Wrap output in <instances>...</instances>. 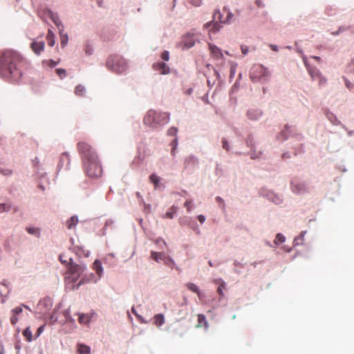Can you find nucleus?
<instances>
[{
	"mask_svg": "<svg viewBox=\"0 0 354 354\" xmlns=\"http://www.w3.org/2000/svg\"><path fill=\"white\" fill-rule=\"evenodd\" d=\"M23 59L16 51L6 50L0 54V76L9 82L18 81L21 75Z\"/></svg>",
	"mask_w": 354,
	"mask_h": 354,
	"instance_id": "f257e3e1",
	"label": "nucleus"
},
{
	"mask_svg": "<svg viewBox=\"0 0 354 354\" xmlns=\"http://www.w3.org/2000/svg\"><path fill=\"white\" fill-rule=\"evenodd\" d=\"M77 149L82 156L83 169L89 178H96L102 175V168L97 155L92 147L86 142L77 143Z\"/></svg>",
	"mask_w": 354,
	"mask_h": 354,
	"instance_id": "f03ea898",
	"label": "nucleus"
},
{
	"mask_svg": "<svg viewBox=\"0 0 354 354\" xmlns=\"http://www.w3.org/2000/svg\"><path fill=\"white\" fill-rule=\"evenodd\" d=\"M169 121V114L167 113H158L153 110L147 112L143 119L145 125L151 128H157L166 124Z\"/></svg>",
	"mask_w": 354,
	"mask_h": 354,
	"instance_id": "7ed1b4c3",
	"label": "nucleus"
},
{
	"mask_svg": "<svg viewBox=\"0 0 354 354\" xmlns=\"http://www.w3.org/2000/svg\"><path fill=\"white\" fill-rule=\"evenodd\" d=\"M107 66L115 73L120 74L127 68L126 60L121 56H111L107 61Z\"/></svg>",
	"mask_w": 354,
	"mask_h": 354,
	"instance_id": "20e7f679",
	"label": "nucleus"
},
{
	"mask_svg": "<svg viewBox=\"0 0 354 354\" xmlns=\"http://www.w3.org/2000/svg\"><path fill=\"white\" fill-rule=\"evenodd\" d=\"M270 75V72L261 64L254 65L250 69V76L252 81L266 80Z\"/></svg>",
	"mask_w": 354,
	"mask_h": 354,
	"instance_id": "39448f33",
	"label": "nucleus"
},
{
	"mask_svg": "<svg viewBox=\"0 0 354 354\" xmlns=\"http://www.w3.org/2000/svg\"><path fill=\"white\" fill-rule=\"evenodd\" d=\"M292 191L297 194H302L309 192V186L306 182L294 179L291 182Z\"/></svg>",
	"mask_w": 354,
	"mask_h": 354,
	"instance_id": "423d86ee",
	"label": "nucleus"
},
{
	"mask_svg": "<svg viewBox=\"0 0 354 354\" xmlns=\"http://www.w3.org/2000/svg\"><path fill=\"white\" fill-rule=\"evenodd\" d=\"M68 272L71 274L72 280L75 281L84 272L86 267L77 264H69Z\"/></svg>",
	"mask_w": 354,
	"mask_h": 354,
	"instance_id": "0eeeda50",
	"label": "nucleus"
},
{
	"mask_svg": "<svg viewBox=\"0 0 354 354\" xmlns=\"http://www.w3.org/2000/svg\"><path fill=\"white\" fill-rule=\"evenodd\" d=\"M151 257L154 261L159 262V261H163L165 263L168 264L169 263H174V261L169 257L162 252H157L152 251L151 252Z\"/></svg>",
	"mask_w": 354,
	"mask_h": 354,
	"instance_id": "6e6552de",
	"label": "nucleus"
},
{
	"mask_svg": "<svg viewBox=\"0 0 354 354\" xmlns=\"http://www.w3.org/2000/svg\"><path fill=\"white\" fill-rule=\"evenodd\" d=\"M194 44L195 40L194 39L193 37L191 35H186L183 37L180 45L183 49H187L194 46Z\"/></svg>",
	"mask_w": 354,
	"mask_h": 354,
	"instance_id": "1a4fd4ad",
	"label": "nucleus"
},
{
	"mask_svg": "<svg viewBox=\"0 0 354 354\" xmlns=\"http://www.w3.org/2000/svg\"><path fill=\"white\" fill-rule=\"evenodd\" d=\"M152 67L155 71H159L162 75L169 73V67L163 62H156L153 64Z\"/></svg>",
	"mask_w": 354,
	"mask_h": 354,
	"instance_id": "9d476101",
	"label": "nucleus"
},
{
	"mask_svg": "<svg viewBox=\"0 0 354 354\" xmlns=\"http://www.w3.org/2000/svg\"><path fill=\"white\" fill-rule=\"evenodd\" d=\"M209 48L211 55L215 59H220L223 57V53L219 48L212 44H209Z\"/></svg>",
	"mask_w": 354,
	"mask_h": 354,
	"instance_id": "9b49d317",
	"label": "nucleus"
},
{
	"mask_svg": "<svg viewBox=\"0 0 354 354\" xmlns=\"http://www.w3.org/2000/svg\"><path fill=\"white\" fill-rule=\"evenodd\" d=\"M70 160H71L70 157H69V155L68 153L64 152V153H62L60 158H59L58 167L62 168L64 166H66V167H68V165L70 164Z\"/></svg>",
	"mask_w": 354,
	"mask_h": 354,
	"instance_id": "f8f14e48",
	"label": "nucleus"
},
{
	"mask_svg": "<svg viewBox=\"0 0 354 354\" xmlns=\"http://www.w3.org/2000/svg\"><path fill=\"white\" fill-rule=\"evenodd\" d=\"M31 48L35 53H36L37 55H40L44 49V42L33 41L31 44Z\"/></svg>",
	"mask_w": 354,
	"mask_h": 354,
	"instance_id": "ddd939ff",
	"label": "nucleus"
},
{
	"mask_svg": "<svg viewBox=\"0 0 354 354\" xmlns=\"http://www.w3.org/2000/svg\"><path fill=\"white\" fill-rule=\"evenodd\" d=\"M290 134V127L288 124L285 125L284 129L277 136V139L281 141H284L288 139Z\"/></svg>",
	"mask_w": 354,
	"mask_h": 354,
	"instance_id": "4468645a",
	"label": "nucleus"
},
{
	"mask_svg": "<svg viewBox=\"0 0 354 354\" xmlns=\"http://www.w3.org/2000/svg\"><path fill=\"white\" fill-rule=\"evenodd\" d=\"M307 71L313 80H315L319 77H321L322 73H321L320 71L318 68H317L316 67L311 66L310 68H308V69Z\"/></svg>",
	"mask_w": 354,
	"mask_h": 354,
	"instance_id": "2eb2a0df",
	"label": "nucleus"
},
{
	"mask_svg": "<svg viewBox=\"0 0 354 354\" xmlns=\"http://www.w3.org/2000/svg\"><path fill=\"white\" fill-rule=\"evenodd\" d=\"M78 222L77 216H73L66 221V225L68 230H72L75 227Z\"/></svg>",
	"mask_w": 354,
	"mask_h": 354,
	"instance_id": "dca6fc26",
	"label": "nucleus"
},
{
	"mask_svg": "<svg viewBox=\"0 0 354 354\" xmlns=\"http://www.w3.org/2000/svg\"><path fill=\"white\" fill-rule=\"evenodd\" d=\"M214 282L219 285L217 288V293L219 295V296L223 297V290L225 289L226 283L221 279H216Z\"/></svg>",
	"mask_w": 354,
	"mask_h": 354,
	"instance_id": "f3484780",
	"label": "nucleus"
},
{
	"mask_svg": "<svg viewBox=\"0 0 354 354\" xmlns=\"http://www.w3.org/2000/svg\"><path fill=\"white\" fill-rule=\"evenodd\" d=\"M59 259L62 264L66 266H68L69 264H71V262H73L72 257H68L66 253L61 254L59 257Z\"/></svg>",
	"mask_w": 354,
	"mask_h": 354,
	"instance_id": "a211bd4d",
	"label": "nucleus"
},
{
	"mask_svg": "<svg viewBox=\"0 0 354 354\" xmlns=\"http://www.w3.org/2000/svg\"><path fill=\"white\" fill-rule=\"evenodd\" d=\"M207 322L206 320L205 316L203 314H199L198 315V324L196 325V327H205L207 328Z\"/></svg>",
	"mask_w": 354,
	"mask_h": 354,
	"instance_id": "6ab92c4d",
	"label": "nucleus"
},
{
	"mask_svg": "<svg viewBox=\"0 0 354 354\" xmlns=\"http://www.w3.org/2000/svg\"><path fill=\"white\" fill-rule=\"evenodd\" d=\"M165 323V317L162 314H157L153 317V324L157 326H160Z\"/></svg>",
	"mask_w": 354,
	"mask_h": 354,
	"instance_id": "aec40b11",
	"label": "nucleus"
},
{
	"mask_svg": "<svg viewBox=\"0 0 354 354\" xmlns=\"http://www.w3.org/2000/svg\"><path fill=\"white\" fill-rule=\"evenodd\" d=\"M77 351L80 354H89L91 348L85 344H79L77 345Z\"/></svg>",
	"mask_w": 354,
	"mask_h": 354,
	"instance_id": "412c9836",
	"label": "nucleus"
},
{
	"mask_svg": "<svg viewBox=\"0 0 354 354\" xmlns=\"http://www.w3.org/2000/svg\"><path fill=\"white\" fill-rule=\"evenodd\" d=\"M46 39L48 41V44L50 46H53L55 45V34L53 32L49 29L48 31V34L46 35Z\"/></svg>",
	"mask_w": 354,
	"mask_h": 354,
	"instance_id": "4be33fe9",
	"label": "nucleus"
},
{
	"mask_svg": "<svg viewBox=\"0 0 354 354\" xmlns=\"http://www.w3.org/2000/svg\"><path fill=\"white\" fill-rule=\"evenodd\" d=\"M217 15H218V18L219 19L220 21H221V22H223V21H222V20H221V13H220V12H219V11H216V12H214V19H216V18L217 17ZM232 17H233V15H232V13H231V12H227V15L226 20H225V21H223V23H225V22L229 23V22H230V21H231V19H232Z\"/></svg>",
	"mask_w": 354,
	"mask_h": 354,
	"instance_id": "5701e85b",
	"label": "nucleus"
},
{
	"mask_svg": "<svg viewBox=\"0 0 354 354\" xmlns=\"http://www.w3.org/2000/svg\"><path fill=\"white\" fill-rule=\"evenodd\" d=\"M74 93L77 96H84L85 94V88L84 86L79 84L75 86Z\"/></svg>",
	"mask_w": 354,
	"mask_h": 354,
	"instance_id": "b1692460",
	"label": "nucleus"
},
{
	"mask_svg": "<svg viewBox=\"0 0 354 354\" xmlns=\"http://www.w3.org/2000/svg\"><path fill=\"white\" fill-rule=\"evenodd\" d=\"M93 269L96 271L97 274L99 276H101L103 269L102 268V265L100 261L95 260L93 263Z\"/></svg>",
	"mask_w": 354,
	"mask_h": 354,
	"instance_id": "393cba45",
	"label": "nucleus"
},
{
	"mask_svg": "<svg viewBox=\"0 0 354 354\" xmlns=\"http://www.w3.org/2000/svg\"><path fill=\"white\" fill-rule=\"evenodd\" d=\"M178 207L173 205L170 207L168 212L165 214L163 218H172L174 214L176 212Z\"/></svg>",
	"mask_w": 354,
	"mask_h": 354,
	"instance_id": "a878e982",
	"label": "nucleus"
},
{
	"mask_svg": "<svg viewBox=\"0 0 354 354\" xmlns=\"http://www.w3.org/2000/svg\"><path fill=\"white\" fill-rule=\"evenodd\" d=\"M186 286L189 290L197 293L198 297H200L201 292H200L198 288L197 287V286L196 284H194L193 283H187Z\"/></svg>",
	"mask_w": 354,
	"mask_h": 354,
	"instance_id": "bb28decb",
	"label": "nucleus"
},
{
	"mask_svg": "<svg viewBox=\"0 0 354 354\" xmlns=\"http://www.w3.org/2000/svg\"><path fill=\"white\" fill-rule=\"evenodd\" d=\"M23 335L25 337V338L26 339V340L28 342L32 341V331L30 330L29 327L26 328L24 330Z\"/></svg>",
	"mask_w": 354,
	"mask_h": 354,
	"instance_id": "cd10ccee",
	"label": "nucleus"
},
{
	"mask_svg": "<svg viewBox=\"0 0 354 354\" xmlns=\"http://www.w3.org/2000/svg\"><path fill=\"white\" fill-rule=\"evenodd\" d=\"M26 231L30 234H35V236H37V237L39 236L40 235V230L39 228H37V227H26Z\"/></svg>",
	"mask_w": 354,
	"mask_h": 354,
	"instance_id": "c85d7f7f",
	"label": "nucleus"
},
{
	"mask_svg": "<svg viewBox=\"0 0 354 354\" xmlns=\"http://www.w3.org/2000/svg\"><path fill=\"white\" fill-rule=\"evenodd\" d=\"M79 322L81 324H88L90 322V317L86 314H82L78 318Z\"/></svg>",
	"mask_w": 354,
	"mask_h": 354,
	"instance_id": "c756f323",
	"label": "nucleus"
},
{
	"mask_svg": "<svg viewBox=\"0 0 354 354\" xmlns=\"http://www.w3.org/2000/svg\"><path fill=\"white\" fill-rule=\"evenodd\" d=\"M285 240H286L285 236L282 234L279 233L276 235V238H275L274 242L276 245H278L279 243H283L285 241Z\"/></svg>",
	"mask_w": 354,
	"mask_h": 354,
	"instance_id": "7c9ffc66",
	"label": "nucleus"
},
{
	"mask_svg": "<svg viewBox=\"0 0 354 354\" xmlns=\"http://www.w3.org/2000/svg\"><path fill=\"white\" fill-rule=\"evenodd\" d=\"M149 178L151 182L153 183L156 187L160 181L159 177L157 175L153 174L150 176Z\"/></svg>",
	"mask_w": 354,
	"mask_h": 354,
	"instance_id": "2f4dec72",
	"label": "nucleus"
},
{
	"mask_svg": "<svg viewBox=\"0 0 354 354\" xmlns=\"http://www.w3.org/2000/svg\"><path fill=\"white\" fill-rule=\"evenodd\" d=\"M171 145L172 146V149L171 151V154L172 156H175V150L178 146V140L177 138H176L171 143Z\"/></svg>",
	"mask_w": 354,
	"mask_h": 354,
	"instance_id": "473e14b6",
	"label": "nucleus"
},
{
	"mask_svg": "<svg viewBox=\"0 0 354 354\" xmlns=\"http://www.w3.org/2000/svg\"><path fill=\"white\" fill-rule=\"evenodd\" d=\"M11 206L8 204H1L0 203V213L3 212H8L10 210Z\"/></svg>",
	"mask_w": 354,
	"mask_h": 354,
	"instance_id": "72a5a7b5",
	"label": "nucleus"
},
{
	"mask_svg": "<svg viewBox=\"0 0 354 354\" xmlns=\"http://www.w3.org/2000/svg\"><path fill=\"white\" fill-rule=\"evenodd\" d=\"M56 73L57 75L61 78L63 79L66 77V70L63 68H57L56 69Z\"/></svg>",
	"mask_w": 354,
	"mask_h": 354,
	"instance_id": "f704fd0d",
	"label": "nucleus"
},
{
	"mask_svg": "<svg viewBox=\"0 0 354 354\" xmlns=\"http://www.w3.org/2000/svg\"><path fill=\"white\" fill-rule=\"evenodd\" d=\"M221 28V25L218 22H215L213 24L212 27L210 28V30L213 32H216L220 30Z\"/></svg>",
	"mask_w": 354,
	"mask_h": 354,
	"instance_id": "c9c22d12",
	"label": "nucleus"
},
{
	"mask_svg": "<svg viewBox=\"0 0 354 354\" xmlns=\"http://www.w3.org/2000/svg\"><path fill=\"white\" fill-rule=\"evenodd\" d=\"M68 37L67 35H61V45L64 48L68 43Z\"/></svg>",
	"mask_w": 354,
	"mask_h": 354,
	"instance_id": "e433bc0d",
	"label": "nucleus"
},
{
	"mask_svg": "<svg viewBox=\"0 0 354 354\" xmlns=\"http://www.w3.org/2000/svg\"><path fill=\"white\" fill-rule=\"evenodd\" d=\"M178 132V129L176 127H171L168 129L167 134L171 136H176Z\"/></svg>",
	"mask_w": 354,
	"mask_h": 354,
	"instance_id": "4c0bfd02",
	"label": "nucleus"
},
{
	"mask_svg": "<svg viewBox=\"0 0 354 354\" xmlns=\"http://www.w3.org/2000/svg\"><path fill=\"white\" fill-rule=\"evenodd\" d=\"M195 161L194 160V158L192 157V156H189V157H187L185 160V167H187L188 165L190 164V163H194Z\"/></svg>",
	"mask_w": 354,
	"mask_h": 354,
	"instance_id": "58836bf2",
	"label": "nucleus"
},
{
	"mask_svg": "<svg viewBox=\"0 0 354 354\" xmlns=\"http://www.w3.org/2000/svg\"><path fill=\"white\" fill-rule=\"evenodd\" d=\"M184 206L187 208V212H191L192 210V201L190 200H187L185 203Z\"/></svg>",
	"mask_w": 354,
	"mask_h": 354,
	"instance_id": "ea45409f",
	"label": "nucleus"
},
{
	"mask_svg": "<svg viewBox=\"0 0 354 354\" xmlns=\"http://www.w3.org/2000/svg\"><path fill=\"white\" fill-rule=\"evenodd\" d=\"M0 172L5 176H8L12 174V170L10 169H3L0 166Z\"/></svg>",
	"mask_w": 354,
	"mask_h": 354,
	"instance_id": "a19ab883",
	"label": "nucleus"
},
{
	"mask_svg": "<svg viewBox=\"0 0 354 354\" xmlns=\"http://www.w3.org/2000/svg\"><path fill=\"white\" fill-rule=\"evenodd\" d=\"M317 80H319V84L320 86L326 84L327 82L326 78L322 76V75H321V77H319Z\"/></svg>",
	"mask_w": 354,
	"mask_h": 354,
	"instance_id": "79ce46f5",
	"label": "nucleus"
},
{
	"mask_svg": "<svg viewBox=\"0 0 354 354\" xmlns=\"http://www.w3.org/2000/svg\"><path fill=\"white\" fill-rule=\"evenodd\" d=\"M161 58L165 60V61H169V53L167 50H165L162 54H161Z\"/></svg>",
	"mask_w": 354,
	"mask_h": 354,
	"instance_id": "37998d69",
	"label": "nucleus"
},
{
	"mask_svg": "<svg viewBox=\"0 0 354 354\" xmlns=\"http://www.w3.org/2000/svg\"><path fill=\"white\" fill-rule=\"evenodd\" d=\"M189 3L194 6H200L201 4V0H188Z\"/></svg>",
	"mask_w": 354,
	"mask_h": 354,
	"instance_id": "c03bdc74",
	"label": "nucleus"
},
{
	"mask_svg": "<svg viewBox=\"0 0 354 354\" xmlns=\"http://www.w3.org/2000/svg\"><path fill=\"white\" fill-rule=\"evenodd\" d=\"M22 308L21 306L16 307L15 308L12 310V314L18 315L22 312Z\"/></svg>",
	"mask_w": 354,
	"mask_h": 354,
	"instance_id": "a18cd8bd",
	"label": "nucleus"
},
{
	"mask_svg": "<svg viewBox=\"0 0 354 354\" xmlns=\"http://www.w3.org/2000/svg\"><path fill=\"white\" fill-rule=\"evenodd\" d=\"M241 53H242L244 55H247V54H248V50H248V47L247 46H245V45H241Z\"/></svg>",
	"mask_w": 354,
	"mask_h": 354,
	"instance_id": "49530a36",
	"label": "nucleus"
},
{
	"mask_svg": "<svg viewBox=\"0 0 354 354\" xmlns=\"http://www.w3.org/2000/svg\"><path fill=\"white\" fill-rule=\"evenodd\" d=\"M18 321V318L17 317V315L12 314L11 318H10V322L12 325L16 324V323Z\"/></svg>",
	"mask_w": 354,
	"mask_h": 354,
	"instance_id": "de8ad7c7",
	"label": "nucleus"
},
{
	"mask_svg": "<svg viewBox=\"0 0 354 354\" xmlns=\"http://www.w3.org/2000/svg\"><path fill=\"white\" fill-rule=\"evenodd\" d=\"M47 63H48V66L51 68L55 67L57 64V62H55L53 59L48 60Z\"/></svg>",
	"mask_w": 354,
	"mask_h": 354,
	"instance_id": "09e8293b",
	"label": "nucleus"
},
{
	"mask_svg": "<svg viewBox=\"0 0 354 354\" xmlns=\"http://www.w3.org/2000/svg\"><path fill=\"white\" fill-rule=\"evenodd\" d=\"M222 143H223V149L228 151L230 149V147H229V144H228L227 141L225 139H223L222 140Z\"/></svg>",
	"mask_w": 354,
	"mask_h": 354,
	"instance_id": "8fccbe9b",
	"label": "nucleus"
},
{
	"mask_svg": "<svg viewBox=\"0 0 354 354\" xmlns=\"http://www.w3.org/2000/svg\"><path fill=\"white\" fill-rule=\"evenodd\" d=\"M304 232H302V233L301 234V235H300L299 237L296 238V239L294 240V243H295V244H299V243H298L299 240H303V239H304Z\"/></svg>",
	"mask_w": 354,
	"mask_h": 354,
	"instance_id": "3c124183",
	"label": "nucleus"
},
{
	"mask_svg": "<svg viewBox=\"0 0 354 354\" xmlns=\"http://www.w3.org/2000/svg\"><path fill=\"white\" fill-rule=\"evenodd\" d=\"M344 80H345V84H346V86L348 88V89H351L352 88V84L350 81H348L346 78H344Z\"/></svg>",
	"mask_w": 354,
	"mask_h": 354,
	"instance_id": "603ef678",
	"label": "nucleus"
},
{
	"mask_svg": "<svg viewBox=\"0 0 354 354\" xmlns=\"http://www.w3.org/2000/svg\"><path fill=\"white\" fill-rule=\"evenodd\" d=\"M198 220L201 223H203L205 221V217L203 215H198Z\"/></svg>",
	"mask_w": 354,
	"mask_h": 354,
	"instance_id": "864d4df0",
	"label": "nucleus"
},
{
	"mask_svg": "<svg viewBox=\"0 0 354 354\" xmlns=\"http://www.w3.org/2000/svg\"><path fill=\"white\" fill-rule=\"evenodd\" d=\"M303 62H304V63L307 70L308 69V68L311 67V66H310L309 64L307 62V57H305V56L303 57Z\"/></svg>",
	"mask_w": 354,
	"mask_h": 354,
	"instance_id": "5fc2aeb1",
	"label": "nucleus"
},
{
	"mask_svg": "<svg viewBox=\"0 0 354 354\" xmlns=\"http://www.w3.org/2000/svg\"><path fill=\"white\" fill-rule=\"evenodd\" d=\"M215 199L218 203L223 204V206L224 207V201L222 198L216 196Z\"/></svg>",
	"mask_w": 354,
	"mask_h": 354,
	"instance_id": "6e6d98bb",
	"label": "nucleus"
},
{
	"mask_svg": "<svg viewBox=\"0 0 354 354\" xmlns=\"http://www.w3.org/2000/svg\"><path fill=\"white\" fill-rule=\"evenodd\" d=\"M252 112L251 111H249L248 112V116L250 119H252V120H255L257 119V118H255L254 116H252Z\"/></svg>",
	"mask_w": 354,
	"mask_h": 354,
	"instance_id": "4d7b16f0",
	"label": "nucleus"
},
{
	"mask_svg": "<svg viewBox=\"0 0 354 354\" xmlns=\"http://www.w3.org/2000/svg\"><path fill=\"white\" fill-rule=\"evenodd\" d=\"M348 67L354 69V58L351 60V63L348 64Z\"/></svg>",
	"mask_w": 354,
	"mask_h": 354,
	"instance_id": "13d9d810",
	"label": "nucleus"
},
{
	"mask_svg": "<svg viewBox=\"0 0 354 354\" xmlns=\"http://www.w3.org/2000/svg\"><path fill=\"white\" fill-rule=\"evenodd\" d=\"M270 47L271 48V49L272 50H274V51H277L278 50L277 46L271 44V45H270Z\"/></svg>",
	"mask_w": 354,
	"mask_h": 354,
	"instance_id": "bf43d9fd",
	"label": "nucleus"
},
{
	"mask_svg": "<svg viewBox=\"0 0 354 354\" xmlns=\"http://www.w3.org/2000/svg\"><path fill=\"white\" fill-rule=\"evenodd\" d=\"M211 25H212L211 22L206 23L205 24H204V28H208L211 26Z\"/></svg>",
	"mask_w": 354,
	"mask_h": 354,
	"instance_id": "052dcab7",
	"label": "nucleus"
},
{
	"mask_svg": "<svg viewBox=\"0 0 354 354\" xmlns=\"http://www.w3.org/2000/svg\"><path fill=\"white\" fill-rule=\"evenodd\" d=\"M311 57L317 62H319L321 59V58L318 56H312Z\"/></svg>",
	"mask_w": 354,
	"mask_h": 354,
	"instance_id": "680f3d73",
	"label": "nucleus"
},
{
	"mask_svg": "<svg viewBox=\"0 0 354 354\" xmlns=\"http://www.w3.org/2000/svg\"><path fill=\"white\" fill-rule=\"evenodd\" d=\"M53 21H54L55 24L57 26H59V19H53Z\"/></svg>",
	"mask_w": 354,
	"mask_h": 354,
	"instance_id": "e2e57ef3",
	"label": "nucleus"
},
{
	"mask_svg": "<svg viewBox=\"0 0 354 354\" xmlns=\"http://www.w3.org/2000/svg\"><path fill=\"white\" fill-rule=\"evenodd\" d=\"M208 264H209V266H211V267L214 266V265H213V263H212V262L211 261H208Z\"/></svg>",
	"mask_w": 354,
	"mask_h": 354,
	"instance_id": "0e129e2a",
	"label": "nucleus"
},
{
	"mask_svg": "<svg viewBox=\"0 0 354 354\" xmlns=\"http://www.w3.org/2000/svg\"><path fill=\"white\" fill-rule=\"evenodd\" d=\"M41 330H42V326H41V327H39V328H38L37 332H38V333H40V332H41Z\"/></svg>",
	"mask_w": 354,
	"mask_h": 354,
	"instance_id": "69168bd1",
	"label": "nucleus"
},
{
	"mask_svg": "<svg viewBox=\"0 0 354 354\" xmlns=\"http://www.w3.org/2000/svg\"><path fill=\"white\" fill-rule=\"evenodd\" d=\"M81 284H82V281L79 282V283H78V285H77V287H79V286H80V285H81Z\"/></svg>",
	"mask_w": 354,
	"mask_h": 354,
	"instance_id": "338daca9",
	"label": "nucleus"
}]
</instances>
